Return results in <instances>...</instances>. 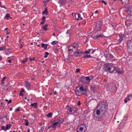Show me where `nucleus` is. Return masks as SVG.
<instances>
[{
  "instance_id": "1",
  "label": "nucleus",
  "mask_w": 132,
  "mask_h": 132,
  "mask_svg": "<svg viewBox=\"0 0 132 132\" xmlns=\"http://www.w3.org/2000/svg\"><path fill=\"white\" fill-rule=\"evenodd\" d=\"M104 69L105 71L111 73L118 72L120 74H121L123 73V72L122 71L120 70L119 68H116L110 64H104Z\"/></svg>"
},
{
  "instance_id": "2",
  "label": "nucleus",
  "mask_w": 132,
  "mask_h": 132,
  "mask_svg": "<svg viewBox=\"0 0 132 132\" xmlns=\"http://www.w3.org/2000/svg\"><path fill=\"white\" fill-rule=\"evenodd\" d=\"M87 89L86 87L84 85L76 87L75 91L76 95L78 96H80L81 94L87 95Z\"/></svg>"
},
{
  "instance_id": "3",
  "label": "nucleus",
  "mask_w": 132,
  "mask_h": 132,
  "mask_svg": "<svg viewBox=\"0 0 132 132\" xmlns=\"http://www.w3.org/2000/svg\"><path fill=\"white\" fill-rule=\"evenodd\" d=\"M100 116H101V114L100 113L101 111L104 112L108 108V105L107 102L105 101L102 102L100 103Z\"/></svg>"
},
{
  "instance_id": "4",
  "label": "nucleus",
  "mask_w": 132,
  "mask_h": 132,
  "mask_svg": "<svg viewBox=\"0 0 132 132\" xmlns=\"http://www.w3.org/2000/svg\"><path fill=\"white\" fill-rule=\"evenodd\" d=\"M92 78L93 77L91 76H82L80 78V80L84 83L88 84Z\"/></svg>"
},
{
  "instance_id": "5",
  "label": "nucleus",
  "mask_w": 132,
  "mask_h": 132,
  "mask_svg": "<svg viewBox=\"0 0 132 132\" xmlns=\"http://www.w3.org/2000/svg\"><path fill=\"white\" fill-rule=\"evenodd\" d=\"M66 107L68 108L67 113L68 114H73L76 112V109L75 107H70L68 105Z\"/></svg>"
},
{
  "instance_id": "6",
  "label": "nucleus",
  "mask_w": 132,
  "mask_h": 132,
  "mask_svg": "<svg viewBox=\"0 0 132 132\" xmlns=\"http://www.w3.org/2000/svg\"><path fill=\"white\" fill-rule=\"evenodd\" d=\"M99 106V104L98 105L97 107L96 108L94 112V118L95 120L98 121L99 120V109H96Z\"/></svg>"
},
{
  "instance_id": "7",
  "label": "nucleus",
  "mask_w": 132,
  "mask_h": 132,
  "mask_svg": "<svg viewBox=\"0 0 132 132\" xmlns=\"http://www.w3.org/2000/svg\"><path fill=\"white\" fill-rule=\"evenodd\" d=\"M85 125L82 124L79 126L77 129V132H82V131L83 130H84V132L85 130Z\"/></svg>"
},
{
  "instance_id": "8",
  "label": "nucleus",
  "mask_w": 132,
  "mask_h": 132,
  "mask_svg": "<svg viewBox=\"0 0 132 132\" xmlns=\"http://www.w3.org/2000/svg\"><path fill=\"white\" fill-rule=\"evenodd\" d=\"M63 121V119L62 118L60 117L57 118L55 119L54 121L56 122L57 123H58V125H59L60 124L62 123Z\"/></svg>"
},
{
  "instance_id": "9",
  "label": "nucleus",
  "mask_w": 132,
  "mask_h": 132,
  "mask_svg": "<svg viewBox=\"0 0 132 132\" xmlns=\"http://www.w3.org/2000/svg\"><path fill=\"white\" fill-rule=\"evenodd\" d=\"M84 54V52H80L79 50H78L74 54V56L76 57L79 56L81 55V54Z\"/></svg>"
},
{
  "instance_id": "10",
  "label": "nucleus",
  "mask_w": 132,
  "mask_h": 132,
  "mask_svg": "<svg viewBox=\"0 0 132 132\" xmlns=\"http://www.w3.org/2000/svg\"><path fill=\"white\" fill-rule=\"evenodd\" d=\"M105 56L107 59L109 60H113L114 59L113 56L111 54H107L105 55Z\"/></svg>"
},
{
  "instance_id": "11",
  "label": "nucleus",
  "mask_w": 132,
  "mask_h": 132,
  "mask_svg": "<svg viewBox=\"0 0 132 132\" xmlns=\"http://www.w3.org/2000/svg\"><path fill=\"white\" fill-rule=\"evenodd\" d=\"M75 19L77 20H80L82 19L80 15L78 13H76L75 14Z\"/></svg>"
},
{
  "instance_id": "12",
  "label": "nucleus",
  "mask_w": 132,
  "mask_h": 132,
  "mask_svg": "<svg viewBox=\"0 0 132 132\" xmlns=\"http://www.w3.org/2000/svg\"><path fill=\"white\" fill-rule=\"evenodd\" d=\"M127 119L126 117L121 122L120 125L122 126H123L125 123Z\"/></svg>"
},
{
  "instance_id": "13",
  "label": "nucleus",
  "mask_w": 132,
  "mask_h": 132,
  "mask_svg": "<svg viewBox=\"0 0 132 132\" xmlns=\"http://www.w3.org/2000/svg\"><path fill=\"white\" fill-rule=\"evenodd\" d=\"M70 31L68 30L66 33L64 34V36L66 37H69L70 36Z\"/></svg>"
},
{
  "instance_id": "14",
  "label": "nucleus",
  "mask_w": 132,
  "mask_h": 132,
  "mask_svg": "<svg viewBox=\"0 0 132 132\" xmlns=\"http://www.w3.org/2000/svg\"><path fill=\"white\" fill-rule=\"evenodd\" d=\"M58 124V123H57L56 122L54 121V122H53L52 125V127L54 129H55L57 126L59 125Z\"/></svg>"
},
{
  "instance_id": "15",
  "label": "nucleus",
  "mask_w": 132,
  "mask_h": 132,
  "mask_svg": "<svg viewBox=\"0 0 132 132\" xmlns=\"http://www.w3.org/2000/svg\"><path fill=\"white\" fill-rule=\"evenodd\" d=\"M65 2V0H60L59 1L58 3L60 4V6H61V5H63Z\"/></svg>"
},
{
  "instance_id": "16",
  "label": "nucleus",
  "mask_w": 132,
  "mask_h": 132,
  "mask_svg": "<svg viewBox=\"0 0 132 132\" xmlns=\"http://www.w3.org/2000/svg\"><path fill=\"white\" fill-rule=\"evenodd\" d=\"M41 46L42 47L44 48L45 49H46L47 46V44L42 43L41 44Z\"/></svg>"
},
{
  "instance_id": "17",
  "label": "nucleus",
  "mask_w": 132,
  "mask_h": 132,
  "mask_svg": "<svg viewBox=\"0 0 132 132\" xmlns=\"http://www.w3.org/2000/svg\"><path fill=\"white\" fill-rule=\"evenodd\" d=\"M25 85L27 88H29L30 87V84L29 82L26 81H25Z\"/></svg>"
},
{
  "instance_id": "18",
  "label": "nucleus",
  "mask_w": 132,
  "mask_h": 132,
  "mask_svg": "<svg viewBox=\"0 0 132 132\" xmlns=\"http://www.w3.org/2000/svg\"><path fill=\"white\" fill-rule=\"evenodd\" d=\"M11 126V125L10 124H7L6 126V127L5 128V129L6 130H8L10 128Z\"/></svg>"
},
{
  "instance_id": "19",
  "label": "nucleus",
  "mask_w": 132,
  "mask_h": 132,
  "mask_svg": "<svg viewBox=\"0 0 132 132\" xmlns=\"http://www.w3.org/2000/svg\"><path fill=\"white\" fill-rule=\"evenodd\" d=\"M37 103L36 102L33 103L31 104V105L32 106H34V108H36L37 107Z\"/></svg>"
},
{
  "instance_id": "20",
  "label": "nucleus",
  "mask_w": 132,
  "mask_h": 132,
  "mask_svg": "<svg viewBox=\"0 0 132 132\" xmlns=\"http://www.w3.org/2000/svg\"><path fill=\"white\" fill-rule=\"evenodd\" d=\"M48 13V12L47 11V9L46 8H45V11L43 12L42 14L43 15L45 14Z\"/></svg>"
},
{
  "instance_id": "21",
  "label": "nucleus",
  "mask_w": 132,
  "mask_h": 132,
  "mask_svg": "<svg viewBox=\"0 0 132 132\" xmlns=\"http://www.w3.org/2000/svg\"><path fill=\"white\" fill-rule=\"evenodd\" d=\"M127 50L129 53L132 54V48H130L129 47L127 48Z\"/></svg>"
},
{
  "instance_id": "22",
  "label": "nucleus",
  "mask_w": 132,
  "mask_h": 132,
  "mask_svg": "<svg viewBox=\"0 0 132 132\" xmlns=\"http://www.w3.org/2000/svg\"><path fill=\"white\" fill-rule=\"evenodd\" d=\"M91 90L93 92L96 91V89L94 87L92 86L91 88Z\"/></svg>"
},
{
  "instance_id": "23",
  "label": "nucleus",
  "mask_w": 132,
  "mask_h": 132,
  "mask_svg": "<svg viewBox=\"0 0 132 132\" xmlns=\"http://www.w3.org/2000/svg\"><path fill=\"white\" fill-rule=\"evenodd\" d=\"M74 48L72 46H70L68 47V49L69 51H71L72 50H73V49Z\"/></svg>"
},
{
  "instance_id": "24",
  "label": "nucleus",
  "mask_w": 132,
  "mask_h": 132,
  "mask_svg": "<svg viewBox=\"0 0 132 132\" xmlns=\"http://www.w3.org/2000/svg\"><path fill=\"white\" fill-rule=\"evenodd\" d=\"M73 48L74 49H75L76 48H77V43H75L74 44H73V45L72 46Z\"/></svg>"
},
{
  "instance_id": "25",
  "label": "nucleus",
  "mask_w": 132,
  "mask_h": 132,
  "mask_svg": "<svg viewBox=\"0 0 132 132\" xmlns=\"http://www.w3.org/2000/svg\"><path fill=\"white\" fill-rule=\"evenodd\" d=\"M53 114V113L50 112L47 115V117H50L52 116V115Z\"/></svg>"
},
{
  "instance_id": "26",
  "label": "nucleus",
  "mask_w": 132,
  "mask_h": 132,
  "mask_svg": "<svg viewBox=\"0 0 132 132\" xmlns=\"http://www.w3.org/2000/svg\"><path fill=\"white\" fill-rule=\"evenodd\" d=\"M120 41H121L123 39V38L125 37V36L123 35H122L121 36H120Z\"/></svg>"
},
{
  "instance_id": "27",
  "label": "nucleus",
  "mask_w": 132,
  "mask_h": 132,
  "mask_svg": "<svg viewBox=\"0 0 132 132\" xmlns=\"http://www.w3.org/2000/svg\"><path fill=\"white\" fill-rule=\"evenodd\" d=\"M10 14H7L5 16V18L7 19L8 18H9L10 17Z\"/></svg>"
},
{
  "instance_id": "28",
  "label": "nucleus",
  "mask_w": 132,
  "mask_h": 132,
  "mask_svg": "<svg viewBox=\"0 0 132 132\" xmlns=\"http://www.w3.org/2000/svg\"><path fill=\"white\" fill-rule=\"evenodd\" d=\"M99 37V35H96L95 36L93 37V38L94 39H96Z\"/></svg>"
},
{
  "instance_id": "29",
  "label": "nucleus",
  "mask_w": 132,
  "mask_h": 132,
  "mask_svg": "<svg viewBox=\"0 0 132 132\" xmlns=\"http://www.w3.org/2000/svg\"><path fill=\"white\" fill-rule=\"evenodd\" d=\"M57 43V42L56 41H54L51 42V44L53 45L56 44Z\"/></svg>"
},
{
  "instance_id": "30",
  "label": "nucleus",
  "mask_w": 132,
  "mask_h": 132,
  "mask_svg": "<svg viewBox=\"0 0 132 132\" xmlns=\"http://www.w3.org/2000/svg\"><path fill=\"white\" fill-rule=\"evenodd\" d=\"M26 122V123H25V125L26 126H28V125L29 122L27 120H24Z\"/></svg>"
},
{
  "instance_id": "31",
  "label": "nucleus",
  "mask_w": 132,
  "mask_h": 132,
  "mask_svg": "<svg viewBox=\"0 0 132 132\" xmlns=\"http://www.w3.org/2000/svg\"><path fill=\"white\" fill-rule=\"evenodd\" d=\"M28 58H26L25 59V60H23L22 61V63H24L26 62L27 61Z\"/></svg>"
},
{
  "instance_id": "32",
  "label": "nucleus",
  "mask_w": 132,
  "mask_h": 132,
  "mask_svg": "<svg viewBox=\"0 0 132 132\" xmlns=\"http://www.w3.org/2000/svg\"><path fill=\"white\" fill-rule=\"evenodd\" d=\"M6 48L5 47V46H4L3 47H0V51H1L3 49H5Z\"/></svg>"
},
{
  "instance_id": "33",
  "label": "nucleus",
  "mask_w": 132,
  "mask_h": 132,
  "mask_svg": "<svg viewBox=\"0 0 132 132\" xmlns=\"http://www.w3.org/2000/svg\"><path fill=\"white\" fill-rule=\"evenodd\" d=\"M5 101L7 102L8 104L11 103L12 102V100H10L9 101L7 99H6L5 100Z\"/></svg>"
},
{
  "instance_id": "34",
  "label": "nucleus",
  "mask_w": 132,
  "mask_h": 132,
  "mask_svg": "<svg viewBox=\"0 0 132 132\" xmlns=\"http://www.w3.org/2000/svg\"><path fill=\"white\" fill-rule=\"evenodd\" d=\"M1 128L2 130H3L5 131L6 130L5 129V127L4 126H2L1 127Z\"/></svg>"
},
{
  "instance_id": "35",
  "label": "nucleus",
  "mask_w": 132,
  "mask_h": 132,
  "mask_svg": "<svg viewBox=\"0 0 132 132\" xmlns=\"http://www.w3.org/2000/svg\"><path fill=\"white\" fill-rule=\"evenodd\" d=\"M84 57L85 58H88L89 57H91V56L90 55H86L84 56Z\"/></svg>"
},
{
  "instance_id": "36",
  "label": "nucleus",
  "mask_w": 132,
  "mask_h": 132,
  "mask_svg": "<svg viewBox=\"0 0 132 132\" xmlns=\"http://www.w3.org/2000/svg\"><path fill=\"white\" fill-rule=\"evenodd\" d=\"M43 29L45 31L47 30V28L43 26Z\"/></svg>"
},
{
  "instance_id": "37",
  "label": "nucleus",
  "mask_w": 132,
  "mask_h": 132,
  "mask_svg": "<svg viewBox=\"0 0 132 132\" xmlns=\"http://www.w3.org/2000/svg\"><path fill=\"white\" fill-rule=\"evenodd\" d=\"M65 2L68 3H70L71 1V0H65Z\"/></svg>"
},
{
  "instance_id": "38",
  "label": "nucleus",
  "mask_w": 132,
  "mask_h": 132,
  "mask_svg": "<svg viewBox=\"0 0 132 132\" xmlns=\"http://www.w3.org/2000/svg\"><path fill=\"white\" fill-rule=\"evenodd\" d=\"M50 0H47L46 1H43V3H46L48 2Z\"/></svg>"
},
{
  "instance_id": "39",
  "label": "nucleus",
  "mask_w": 132,
  "mask_h": 132,
  "mask_svg": "<svg viewBox=\"0 0 132 132\" xmlns=\"http://www.w3.org/2000/svg\"><path fill=\"white\" fill-rule=\"evenodd\" d=\"M80 71V69H77L76 71V72L77 73L79 72Z\"/></svg>"
},
{
  "instance_id": "40",
  "label": "nucleus",
  "mask_w": 132,
  "mask_h": 132,
  "mask_svg": "<svg viewBox=\"0 0 132 132\" xmlns=\"http://www.w3.org/2000/svg\"><path fill=\"white\" fill-rule=\"evenodd\" d=\"M125 99L127 100L128 101H130V99L129 98V97L128 96H127V97H126Z\"/></svg>"
},
{
  "instance_id": "41",
  "label": "nucleus",
  "mask_w": 132,
  "mask_h": 132,
  "mask_svg": "<svg viewBox=\"0 0 132 132\" xmlns=\"http://www.w3.org/2000/svg\"><path fill=\"white\" fill-rule=\"evenodd\" d=\"M19 95L20 96H23V94L22 92H20V93L19 94Z\"/></svg>"
},
{
  "instance_id": "42",
  "label": "nucleus",
  "mask_w": 132,
  "mask_h": 132,
  "mask_svg": "<svg viewBox=\"0 0 132 132\" xmlns=\"http://www.w3.org/2000/svg\"><path fill=\"white\" fill-rule=\"evenodd\" d=\"M6 78V77H4L2 79V80H1V82H3V81H4V80H5Z\"/></svg>"
},
{
  "instance_id": "43",
  "label": "nucleus",
  "mask_w": 132,
  "mask_h": 132,
  "mask_svg": "<svg viewBox=\"0 0 132 132\" xmlns=\"http://www.w3.org/2000/svg\"><path fill=\"white\" fill-rule=\"evenodd\" d=\"M85 53L86 54H87L89 53V51H85V52H84V53Z\"/></svg>"
},
{
  "instance_id": "44",
  "label": "nucleus",
  "mask_w": 132,
  "mask_h": 132,
  "mask_svg": "<svg viewBox=\"0 0 132 132\" xmlns=\"http://www.w3.org/2000/svg\"><path fill=\"white\" fill-rule=\"evenodd\" d=\"M68 56H69V57L71 58V57H73V55H71L70 54H69V55Z\"/></svg>"
},
{
  "instance_id": "45",
  "label": "nucleus",
  "mask_w": 132,
  "mask_h": 132,
  "mask_svg": "<svg viewBox=\"0 0 132 132\" xmlns=\"http://www.w3.org/2000/svg\"><path fill=\"white\" fill-rule=\"evenodd\" d=\"M101 2L102 3H104L105 5H106L107 4L106 2H105L104 0H103V1H101Z\"/></svg>"
},
{
  "instance_id": "46",
  "label": "nucleus",
  "mask_w": 132,
  "mask_h": 132,
  "mask_svg": "<svg viewBox=\"0 0 132 132\" xmlns=\"http://www.w3.org/2000/svg\"><path fill=\"white\" fill-rule=\"evenodd\" d=\"M42 20L43 21H45L46 20H45V16H43V17L42 18Z\"/></svg>"
},
{
  "instance_id": "47",
  "label": "nucleus",
  "mask_w": 132,
  "mask_h": 132,
  "mask_svg": "<svg viewBox=\"0 0 132 132\" xmlns=\"http://www.w3.org/2000/svg\"><path fill=\"white\" fill-rule=\"evenodd\" d=\"M35 60V58H34L33 57V58H30L29 59V60L30 61H32V60Z\"/></svg>"
},
{
  "instance_id": "48",
  "label": "nucleus",
  "mask_w": 132,
  "mask_h": 132,
  "mask_svg": "<svg viewBox=\"0 0 132 132\" xmlns=\"http://www.w3.org/2000/svg\"><path fill=\"white\" fill-rule=\"evenodd\" d=\"M24 89L23 88H22V89L20 91V92L22 93V92H24Z\"/></svg>"
},
{
  "instance_id": "49",
  "label": "nucleus",
  "mask_w": 132,
  "mask_h": 132,
  "mask_svg": "<svg viewBox=\"0 0 132 132\" xmlns=\"http://www.w3.org/2000/svg\"><path fill=\"white\" fill-rule=\"evenodd\" d=\"M131 10L130 9H129L127 10V11L128 12V13H129V12H130H130L131 11Z\"/></svg>"
},
{
  "instance_id": "50",
  "label": "nucleus",
  "mask_w": 132,
  "mask_h": 132,
  "mask_svg": "<svg viewBox=\"0 0 132 132\" xmlns=\"http://www.w3.org/2000/svg\"><path fill=\"white\" fill-rule=\"evenodd\" d=\"M45 22V21H41L40 22V24H44V23Z\"/></svg>"
},
{
  "instance_id": "51",
  "label": "nucleus",
  "mask_w": 132,
  "mask_h": 132,
  "mask_svg": "<svg viewBox=\"0 0 132 132\" xmlns=\"http://www.w3.org/2000/svg\"><path fill=\"white\" fill-rule=\"evenodd\" d=\"M20 110V109L19 108H17L15 110V111L16 112H18Z\"/></svg>"
},
{
  "instance_id": "52",
  "label": "nucleus",
  "mask_w": 132,
  "mask_h": 132,
  "mask_svg": "<svg viewBox=\"0 0 132 132\" xmlns=\"http://www.w3.org/2000/svg\"><path fill=\"white\" fill-rule=\"evenodd\" d=\"M103 36H104L103 34H102L101 35L100 34V37H102Z\"/></svg>"
},
{
  "instance_id": "53",
  "label": "nucleus",
  "mask_w": 132,
  "mask_h": 132,
  "mask_svg": "<svg viewBox=\"0 0 132 132\" xmlns=\"http://www.w3.org/2000/svg\"><path fill=\"white\" fill-rule=\"evenodd\" d=\"M102 20L100 21V24H102Z\"/></svg>"
},
{
  "instance_id": "54",
  "label": "nucleus",
  "mask_w": 132,
  "mask_h": 132,
  "mask_svg": "<svg viewBox=\"0 0 132 132\" xmlns=\"http://www.w3.org/2000/svg\"><path fill=\"white\" fill-rule=\"evenodd\" d=\"M128 101L126 99H125L124 100V101L125 103H127V102Z\"/></svg>"
},
{
  "instance_id": "55",
  "label": "nucleus",
  "mask_w": 132,
  "mask_h": 132,
  "mask_svg": "<svg viewBox=\"0 0 132 132\" xmlns=\"http://www.w3.org/2000/svg\"><path fill=\"white\" fill-rule=\"evenodd\" d=\"M127 96L129 97H131L132 96V95L131 94L128 95Z\"/></svg>"
},
{
  "instance_id": "56",
  "label": "nucleus",
  "mask_w": 132,
  "mask_h": 132,
  "mask_svg": "<svg viewBox=\"0 0 132 132\" xmlns=\"http://www.w3.org/2000/svg\"><path fill=\"white\" fill-rule=\"evenodd\" d=\"M80 101H78V103H77V105H80Z\"/></svg>"
},
{
  "instance_id": "57",
  "label": "nucleus",
  "mask_w": 132,
  "mask_h": 132,
  "mask_svg": "<svg viewBox=\"0 0 132 132\" xmlns=\"http://www.w3.org/2000/svg\"><path fill=\"white\" fill-rule=\"evenodd\" d=\"M45 54L46 55H48V53L47 52H46Z\"/></svg>"
},
{
  "instance_id": "58",
  "label": "nucleus",
  "mask_w": 132,
  "mask_h": 132,
  "mask_svg": "<svg viewBox=\"0 0 132 132\" xmlns=\"http://www.w3.org/2000/svg\"><path fill=\"white\" fill-rule=\"evenodd\" d=\"M48 26V24H45V26H45V27H47Z\"/></svg>"
},
{
  "instance_id": "59",
  "label": "nucleus",
  "mask_w": 132,
  "mask_h": 132,
  "mask_svg": "<svg viewBox=\"0 0 132 132\" xmlns=\"http://www.w3.org/2000/svg\"><path fill=\"white\" fill-rule=\"evenodd\" d=\"M23 45H21L20 46V48H22L23 47Z\"/></svg>"
},
{
  "instance_id": "60",
  "label": "nucleus",
  "mask_w": 132,
  "mask_h": 132,
  "mask_svg": "<svg viewBox=\"0 0 132 132\" xmlns=\"http://www.w3.org/2000/svg\"><path fill=\"white\" fill-rule=\"evenodd\" d=\"M11 60H9L8 61V62L9 63H10L11 62Z\"/></svg>"
},
{
  "instance_id": "61",
  "label": "nucleus",
  "mask_w": 132,
  "mask_h": 132,
  "mask_svg": "<svg viewBox=\"0 0 132 132\" xmlns=\"http://www.w3.org/2000/svg\"><path fill=\"white\" fill-rule=\"evenodd\" d=\"M8 29V28H5V29H4V30H6V31L7 32V29Z\"/></svg>"
},
{
  "instance_id": "62",
  "label": "nucleus",
  "mask_w": 132,
  "mask_h": 132,
  "mask_svg": "<svg viewBox=\"0 0 132 132\" xmlns=\"http://www.w3.org/2000/svg\"><path fill=\"white\" fill-rule=\"evenodd\" d=\"M52 127V126H50V127H48V129H50Z\"/></svg>"
},
{
  "instance_id": "63",
  "label": "nucleus",
  "mask_w": 132,
  "mask_h": 132,
  "mask_svg": "<svg viewBox=\"0 0 132 132\" xmlns=\"http://www.w3.org/2000/svg\"><path fill=\"white\" fill-rule=\"evenodd\" d=\"M54 94L55 95H56V91L54 92Z\"/></svg>"
},
{
  "instance_id": "64",
  "label": "nucleus",
  "mask_w": 132,
  "mask_h": 132,
  "mask_svg": "<svg viewBox=\"0 0 132 132\" xmlns=\"http://www.w3.org/2000/svg\"><path fill=\"white\" fill-rule=\"evenodd\" d=\"M91 50L90 49H89L88 50V51H89V53H90V51Z\"/></svg>"
}]
</instances>
